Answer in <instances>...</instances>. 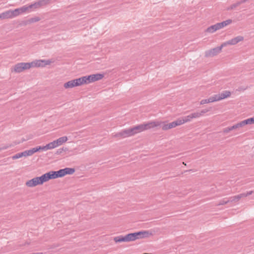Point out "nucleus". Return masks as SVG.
Here are the masks:
<instances>
[{
	"instance_id": "f257e3e1",
	"label": "nucleus",
	"mask_w": 254,
	"mask_h": 254,
	"mask_svg": "<svg viewBox=\"0 0 254 254\" xmlns=\"http://www.w3.org/2000/svg\"><path fill=\"white\" fill-rule=\"evenodd\" d=\"M41 63H44V65L50 64L51 62L49 61L45 60H39L36 62H33L31 63H20L16 64L13 68H11L12 71L15 72L20 73L25 69H28L32 67L40 66L43 65Z\"/></svg>"
},
{
	"instance_id": "f03ea898",
	"label": "nucleus",
	"mask_w": 254,
	"mask_h": 254,
	"mask_svg": "<svg viewBox=\"0 0 254 254\" xmlns=\"http://www.w3.org/2000/svg\"><path fill=\"white\" fill-rule=\"evenodd\" d=\"M159 123L151 122L146 124H141L132 127H131L133 135L136 133L140 132L146 129L154 127H157L160 125Z\"/></svg>"
},
{
	"instance_id": "7ed1b4c3",
	"label": "nucleus",
	"mask_w": 254,
	"mask_h": 254,
	"mask_svg": "<svg viewBox=\"0 0 254 254\" xmlns=\"http://www.w3.org/2000/svg\"><path fill=\"white\" fill-rule=\"evenodd\" d=\"M75 171L74 168H65L64 169H60L58 171H52L54 179L58 178H62L66 175H72Z\"/></svg>"
},
{
	"instance_id": "20e7f679",
	"label": "nucleus",
	"mask_w": 254,
	"mask_h": 254,
	"mask_svg": "<svg viewBox=\"0 0 254 254\" xmlns=\"http://www.w3.org/2000/svg\"><path fill=\"white\" fill-rule=\"evenodd\" d=\"M36 180V186L42 185L44 183L48 181L51 179H54L52 171L47 172L40 177H37L35 178Z\"/></svg>"
},
{
	"instance_id": "39448f33",
	"label": "nucleus",
	"mask_w": 254,
	"mask_h": 254,
	"mask_svg": "<svg viewBox=\"0 0 254 254\" xmlns=\"http://www.w3.org/2000/svg\"><path fill=\"white\" fill-rule=\"evenodd\" d=\"M36 180V186L42 185L44 183L48 181L51 179H54L52 171L47 172L40 177H37L35 178Z\"/></svg>"
},
{
	"instance_id": "423d86ee",
	"label": "nucleus",
	"mask_w": 254,
	"mask_h": 254,
	"mask_svg": "<svg viewBox=\"0 0 254 254\" xmlns=\"http://www.w3.org/2000/svg\"><path fill=\"white\" fill-rule=\"evenodd\" d=\"M114 240L116 243H121V242H128L130 241H134V238L133 233H129L126 236L120 235L117 237H115L114 238Z\"/></svg>"
},
{
	"instance_id": "0eeeda50",
	"label": "nucleus",
	"mask_w": 254,
	"mask_h": 254,
	"mask_svg": "<svg viewBox=\"0 0 254 254\" xmlns=\"http://www.w3.org/2000/svg\"><path fill=\"white\" fill-rule=\"evenodd\" d=\"M225 44L222 43L220 46L205 51V56L206 57H212L217 55L221 52L222 48L225 47Z\"/></svg>"
},
{
	"instance_id": "6e6552de",
	"label": "nucleus",
	"mask_w": 254,
	"mask_h": 254,
	"mask_svg": "<svg viewBox=\"0 0 254 254\" xmlns=\"http://www.w3.org/2000/svg\"><path fill=\"white\" fill-rule=\"evenodd\" d=\"M132 233L134 241L137 239L148 238L152 235V232L149 231H141Z\"/></svg>"
},
{
	"instance_id": "1a4fd4ad",
	"label": "nucleus",
	"mask_w": 254,
	"mask_h": 254,
	"mask_svg": "<svg viewBox=\"0 0 254 254\" xmlns=\"http://www.w3.org/2000/svg\"><path fill=\"white\" fill-rule=\"evenodd\" d=\"M133 135L131 128L122 130L114 135V137L125 138Z\"/></svg>"
},
{
	"instance_id": "9d476101",
	"label": "nucleus",
	"mask_w": 254,
	"mask_h": 254,
	"mask_svg": "<svg viewBox=\"0 0 254 254\" xmlns=\"http://www.w3.org/2000/svg\"><path fill=\"white\" fill-rule=\"evenodd\" d=\"M181 125H180V121H179V119L175 121H174L171 123L169 124H163V125L161 126L162 129L164 130H166L172 128L173 127H176Z\"/></svg>"
},
{
	"instance_id": "9b49d317",
	"label": "nucleus",
	"mask_w": 254,
	"mask_h": 254,
	"mask_svg": "<svg viewBox=\"0 0 254 254\" xmlns=\"http://www.w3.org/2000/svg\"><path fill=\"white\" fill-rule=\"evenodd\" d=\"M244 40V37L241 36H239L236 37H235L234 38H233L226 42L223 43V44H225V47L226 46L228 45H234L237 43H238L239 42L242 41Z\"/></svg>"
},
{
	"instance_id": "f8f14e48",
	"label": "nucleus",
	"mask_w": 254,
	"mask_h": 254,
	"mask_svg": "<svg viewBox=\"0 0 254 254\" xmlns=\"http://www.w3.org/2000/svg\"><path fill=\"white\" fill-rule=\"evenodd\" d=\"M231 95V92L228 91H224L220 94L218 95H214V97H216V101H220L221 100L224 99L229 97Z\"/></svg>"
},
{
	"instance_id": "ddd939ff",
	"label": "nucleus",
	"mask_w": 254,
	"mask_h": 254,
	"mask_svg": "<svg viewBox=\"0 0 254 254\" xmlns=\"http://www.w3.org/2000/svg\"><path fill=\"white\" fill-rule=\"evenodd\" d=\"M14 17L12 10H8L0 14V18L1 19L12 18Z\"/></svg>"
},
{
	"instance_id": "4468645a",
	"label": "nucleus",
	"mask_w": 254,
	"mask_h": 254,
	"mask_svg": "<svg viewBox=\"0 0 254 254\" xmlns=\"http://www.w3.org/2000/svg\"><path fill=\"white\" fill-rule=\"evenodd\" d=\"M13 12V15L14 17H16L19 14L23 13L27 11H28V7L27 6L24 5L21 7L15 9L14 10H12Z\"/></svg>"
},
{
	"instance_id": "2eb2a0df",
	"label": "nucleus",
	"mask_w": 254,
	"mask_h": 254,
	"mask_svg": "<svg viewBox=\"0 0 254 254\" xmlns=\"http://www.w3.org/2000/svg\"><path fill=\"white\" fill-rule=\"evenodd\" d=\"M31 156L29 150H25L23 152H20V153L15 154L14 155L12 156V159L13 160H15V159H17L20 158L22 157H26V156Z\"/></svg>"
},
{
	"instance_id": "dca6fc26",
	"label": "nucleus",
	"mask_w": 254,
	"mask_h": 254,
	"mask_svg": "<svg viewBox=\"0 0 254 254\" xmlns=\"http://www.w3.org/2000/svg\"><path fill=\"white\" fill-rule=\"evenodd\" d=\"M241 127L247 125L254 124V116L252 118H250L241 121L239 123Z\"/></svg>"
},
{
	"instance_id": "f3484780",
	"label": "nucleus",
	"mask_w": 254,
	"mask_h": 254,
	"mask_svg": "<svg viewBox=\"0 0 254 254\" xmlns=\"http://www.w3.org/2000/svg\"><path fill=\"white\" fill-rule=\"evenodd\" d=\"M248 0H241L240 1H237V2L231 4L229 7L227 8V10H233L235 9L237 6H239L242 3H245L248 1Z\"/></svg>"
},
{
	"instance_id": "a211bd4d",
	"label": "nucleus",
	"mask_w": 254,
	"mask_h": 254,
	"mask_svg": "<svg viewBox=\"0 0 254 254\" xmlns=\"http://www.w3.org/2000/svg\"><path fill=\"white\" fill-rule=\"evenodd\" d=\"M232 22V20L231 19H228L227 20L224 21L222 22L216 23L219 29H220L224 27L231 24Z\"/></svg>"
},
{
	"instance_id": "6ab92c4d",
	"label": "nucleus",
	"mask_w": 254,
	"mask_h": 254,
	"mask_svg": "<svg viewBox=\"0 0 254 254\" xmlns=\"http://www.w3.org/2000/svg\"><path fill=\"white\" fill-rule=\"evenodd\" d=\"M92 82L99 80L104 77V74L101 73H96L91 74Z\"/></svg>"
},
{
	"instance_id": "aec40b11",
	"label": "nucleus",
	"mask_w": 254,
	"mask_h": 254,
	"mask_svg": "<svg viewBox=\"0 0 254 254\" xmlns=\"http://www.w3.org/2000/svg\"><path fill=\"white\" fill-rule=\"evenodd\" d=\"M217 30H219L217 24H215L214 25H211L209 27H208L205 30V32H208V33H214Z\"/></svg>"
},
{
	"instance_id": "412c9836",
	"label": "nucleus",
	"mask_w": 254,
	"mask_h": 254,
	"mask_svg": "<svg viewBox=\"0 0 254 254\" xmlns=\"http://www.w3.org/2000/svg\"><path fill=\"white\" fill-rule=\"evenodd\" d=\"M67 140L66 136H63L55 140L57 146L62 145L63 143L65 142Z\"/></svg>"
},
{
	"instance_id": "4be33fe9",
	"label": "nucleus",
	"mask_w": 254,
	"mask_h": 254,
	"mask_svg": "<svg viewBox=\"0 0 254 254\" xmlns=\"http://www.w3.org/2000/svg\"><path fill=\"white\" fill-rule=\"evenodd\" d=\"M215 101H216V97H215L214 96H212V97H210L208 99L202 100L200 101V104L201 105H203V104H206V103H212V102H215Z\"/></svg>"
},
{
	"instance_id": "5701e85b",
	"label": "nucleus",
	"mask_w": 254,
	"mask_h": 254,
	"mask_svg": "<svg viewBox=\"0 0 254 254\" xmlns=\"http://www.w3.org/2000/svg\"><path fill=\"white\" fill-rule=\"evenodd\" d=\"M75 86H75V84L74 83V79L70 80V81H68V82H65L64 84V87L65 89L70 88H73V87H74Z\"/></svg>"
},
{
	"instance_id": "b1692460",
	"label": "nucleus",
	"mask_w": 254,
	"mask_h": 254,
	"mask_svg": "<svg viewBox=\"0 0 254 254\" xmlns=\"http://www.w3.org/2000/svg\"><path fill=\"white\" fill-rule=\"evenodd\" d=\"M192 119V118H191V114H190V115H189L186 117H185L182 119H179V121H180V125H181L185 123L190 122Z\"/></svg>"
},
{
	"instance_id": "393cba45",
	"label": "nucleus",
	"mask_w": 254,
	"mask_h": 254,
	"mask_svg": "<svg viewBox=\"0 0 254 254\" xmlns=\"http://www.w3.org/2000/svg\"><path fill=\"white\" fill-rule=\"evenodd\" d=\"M74 81L76 86H80L85 84L83 76L78 78L74 79Z\"/></svg>"
},
{
	"instance_id": "a878e982",
	"label": "nucleus",
	"mask_w": 254,
	"mask_h": 254,
	"mask_svg": "<svg viewBox=\"0 0 254 254\" xmlns=\"http://www.w3.org/2000/svg\"><path fill=\"white\" fill-rule=\"evenodd\" d=\"M26 185L29 187H33L36 186V180L35 179V178L27 181L26 183Z\"/></svg>"
},
{
	"instance_id": "bb28decb",
	"label": "nucleus",
	"mask_w": 254,
	"mask_h": 254,
	"mask_svg": "<svg viewBox=\"0 0 254 254\" xmlns=\"http://www.w3.org/2000/svg\"><path fill=\"white\" fill-rule=\"evenodd\" d=\"M40 20L39 17H34L31 18L25 21V24L38 22Z\"/></svg>"
},
{
	"instance_id": "cd10ccee",
	"label": "nucleus",
	"mask_w": 254,
	"mask_h": 254,
	"mask_svg": "<svg viewBox=\"0 0 254 254\" xmlns=\"http://www.w3.org/2000/svg\"><path fill=\"white\" fill-rule=\"evenodd\" d=\"M39 3H38V1H37V2H35L33 4H31L29 5V6H27V7H28V10L29 9H37V8H40V6L39 5Z\"/></svg>"
},
{
	"instance_id": "c85d7f7f",
	"label": "nucleus",
	"mask_w": 254,
	"mask_h": 254,
	"mask_svg": "<svg viewBox=\"0 0 254 254\" xmlns=\"http://www.w3.org/2000/svg\"><path fill=\"white\" fill-rule=\"evenodd\" d=\"M51 0H39L38 1V3H39V5H40V6L41 7L42 6L46 5L49 3Z\"/></svg>"
},
{
	"instance_id": "c756f323",
	"label": "nucleus",
	"mask_w": 254,
	"mask_h": 254,
	"mask_svg": "<svg viewBox=\"0 0 254 254\" xmlns=\"http://www.w3.org/2000/svg\"><path fill=\"white\" fill-rule=\"evenodd\" d=\"M40 150H41V146H37V147H35V148H33L29 150V152H30L31 155H33L34 153H36V152H38V151H39Z\"/></svg>"
},
{
	"instance_id": "7c9ffc66",
	"label": "nucleus",
	"mask_w": 254,
	"mask_h": 254,
	"mask_svg": "<svg viewBox=\"0 0 254 254\" xmlns=\"http://www.w3.org/2000/svg\"><path fill=\"white\" fill-rule=\"evenodd\" d=\"M84 80V83L85 84H88L92 82V78L91 77V75H88V76H83Z\"/></svg>"
},
{
	"instance_id": "2f4dec72",
	"label": "nucleus",
	"mask_w": 254,
	"mask_h": 254,
	"mask_svg": "<svg viewBox=\"0 0 254 254\" xmlns=\"http://www.w3.org/2000/svg\"><path fill=\"white\" fill-rule=\"evenodd\" d=\"M47 147H48L49 149H53V148L57 147V145L56 144V142L55 140L47 144Z\"/></svg>"
},
{
	"instance_id": "473e14b6",
	"label": "nucleus",
	"mask_w": 254,
	"mask_h": 254,
	"mask_svg": "<svg viewBox=\"0 0 254 254\" xmlns=\"http://www.w3.org/2000/svg\"><path fill=\"white\" fill-rule=\"evenodd\" d=\"M191 118H197L201 116V113L199 112H195L191 114Z\"/></svg>"
},
{
	"instance_id": "72a5a7b5",
	"label": "nucleus",
	"mask_w": 254,
	"mask_h": 254,
	"mask_svg": "<svg viewBox=\"0 0 254 254\" xmlns=\"http://www.w3.org/2000/svg\"><path fill=\"white\" fill-rule=\"evenodd\" d=\"M229 202V199L227 200H225L224 199L221 200L219 203L216 204V205H225L226 204H227Z\"/></svg>"
},
{
	"instance_id": "f704fd0d",
	"label": "nucleus",
	"mask_w": 254,
	"mask_h": 254,
	"mask_svg": "<svg viewBox=\"0 0 254 254\" xmlns=\"http://www.w3.org/2000/svg\"><path fill=\"white\" fill-rule=\"evenodd\" d=\"M241 127L239 123H237L236 125H233V126L230 127L231 130H232L233 129Z\"/></svg>"
},
{
	"instance_id": "c9c22d12",
	"label": "nucleus",
	"mask_w": 254,
	"mask_h": 254,
	"mask_svg": "<svg viewBox=\"0 0 254 254\" xmlns=\"http://www.w3.org/2000/svg\"><path fill=\"white\" fill-rule=\"evenodd\" d=\"M245 194L244 193L239 194L237 195H235L238 201L242 198L245 197Z\"/></svg>"
},
{
	"instance_id": "e433bc0d",
	"label": "nucleus",
	"mask_w": 254,
	"mask_h": 254,
	"mask_svg": "<svg viewBox=\"0 0 254 254\" xmlns=\"http://www.w3.org/2000/svg\"><path fill=\"white\" fill-rule=\"evenodd\" d=\"M229 202H236L238 201L236 196H232V197H230L229 199Z\"/></svg>"
},
{
	"instance_id": "4c0bfd02",
	"label": "nucleus",
	"mask_w": 254,
	"mask_h": 254,
	"mask_svg": "<svg viewBox=\"0 0 254 254\" xmlns=\"http://www.w3.org/2000/svg\"><path fill=\"white\" fill-rule=\"evenodd\" d=\"M230 131H231L230 127H226L223 129V132L226 133L229 132Z\"/></svg>"
},
{
	"instance_id": "58836bf2",
	"label": "nucleus",
	"mask_w": 254,
	"mask_h": 254,
	"mask_svg": "<svg viewBox=\"0 0 254 254\" xmlns=\"http://www.w3.org/2000/svg\"><path fill=\"white\" fill-rule=\"evenodd\" d=\"M63 152V149L60 148L57 150V151L56 152V154L59 155L61 154Z\"/></svg>"
},
{
	"instance_id": "ea45409f",
	"label": "nucleus",
	"mask_w": 254,
	"mask_h": 254,
	"mask_svg": "<svg viewBox=\"0 0 254 254\" xmlns=\"http://www.w3.org/2000/svg\"><path fill=\"white\" fill-rule=\"evenodd\" d=\"M209 111V110H208V109H203V110H201V112L199 113H201V115H202L203 114L207 113Z\"/></svg>"
},
{
	"instance_id": "a19ab883",
	"label": "nucleus",
	"mask_w": 254,
	"mask_h": 254,
	"mask_svg": "<svg viewBox=\"0 0 254 254\" xmlns=\"http://www.w3.org/2000/svg\"><path fill=\"white\" fill-rule=\"evenodd\" d=\"M8 146L7 145H4L2 147H0V151L2 150H4V149H6L7 148H8Z\"/></svg>"
},
{
	"instance_id": "79ce46f5",
	"label": "nucleus",
	"mask_w": 254,
	"mask_h": 254,
	"mask_svg": "<svg viewBox=\"0 0 254 254\" xmlns=\"http://www.w3.org/2000/svg\"><path fill=\"white\" fill-rule=\"evenodd\" d=\"M253 191H248L247 193H244L245 194V196L247 197V196L252 194L253 193Z\"/></svg>"
},
{
	"instance_id": "37998d69",
	"label": "nucleus",
	"mask_w": 254,
	"mask_h": 254,
	"mask_svg": "<svg viewBox=\"0 0 254 254\" xmlns=\"http://www.w3.org/2000/svg\"><path fill=\"white\" fill-rule=\"evenodd\" d=\"M41 150H45L47 149H49L48 147H47V145L44 146H41Z\"/></svg>"
},
{
	"instance_id": "c03bdc74",
	"label": "nucleus",
	"mask_w": 254,
	"mask_h": 254,
	"mask_svg": "<svg viewBox=\"0 0 254 254\" xmlns=\"http://www.w3.org/2000/svg\"><path fill=\"white\" fill-rule=\"evenodd\" d=\"M61 149H63V151H66L68 150V148L67 147H62Z\"/></svg>"
}]
</instances>
